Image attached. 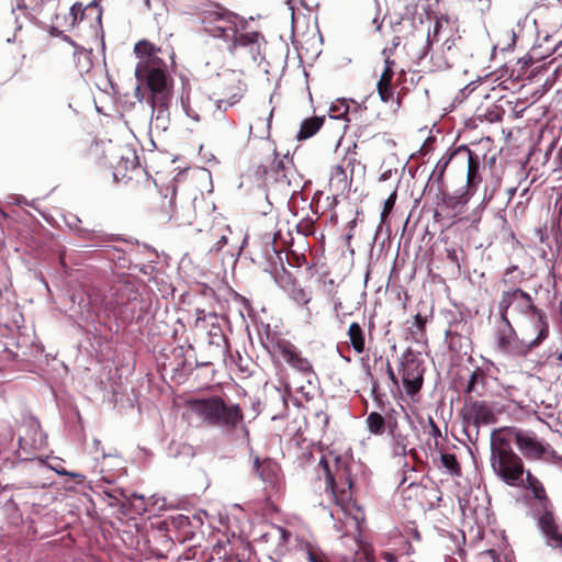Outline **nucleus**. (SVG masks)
I'll return each mask as SVG.
<instances>
[{"label":"nucleus","mask_w":562,"mask_h":562,"mask_svg":"<svg viewBox=\"0 0 562 562\" xmlns=\"http://www.w3.org/2000/svg\"><path fill=\"white\" fill-rule=\"evenodd\" d=\"M528 461L549 460L555 451L531 430L517 427L494 429L490 436V464L494 474L509 486H517L525 473L524 461L514 449Z\"/></svg>","instance_id":"nucleus-1"},{"label":"nucleus","mask_w":562,"mask_h":562,"mask_svg":"<svg viewBox=\"0 0 562 562\" xmlns=\"http://www.w3.org/2000/svg\"><path fill=\"white\" fill-rule=\"evenodd\" d=\"M138 57L135 77L139 85L147 88L150 95L148 103L151 108L150 126L157 131H167L170 123V104L172 100L173 79L168 65L160 56L161 48H157L148 41H139L134 46Z\"/></svg>","instance_id":"nucleus-2"},{"label":"nucleus","mask_w":562,"mask_h":562,"mask_svg":"<svg viewBox=\"0 0 562 562\" xmlns=\"http://www.w3.org/2000/svg\"><path fill=\"white\" fill-rule=\"evenodd\" d=\"M203 30L210 36L222 38L233 54L238 47H249L254 54L260 34L258 32L239 33L245 20L220 4H213L201 16Z\"/></svg>","instance_id":"nucleus-3"},{"label":"nucleus","mask_w":562,"mask_h":562,"mask_svg":"<svg viewBox=\"0 0 562 562\" xmlns=\"http://www.w3.org/2000/svg\"><path fill=\"white\" fill-rule=\"evenodd\" d=\"M190 411L207 426L233 430L243 420L244 415L238 404L225 403L218 396L199 398L189 402Z\"/></svg>","instance_id":"nucleus-4"},{"label":"nucleus","mask_w":562,"mask_h":562,"mask_svg":"<svg viewBox=\"0 0 562 562\" xmlns=\"http://www.w3.org/2000/svg\"><path fill=\"white\" fill-rule=\"evenodd\" d=\"M318 467L325 476V490L335 499L337 507L336 510L329 512L330 517L335 519L336 515H338L339 512H342L347 520L351 521L357 528H359L360 522L364 520V515L359 507L351 503L350 492L346 491L344 487L341 491H338L336 474L333 472L329 462L325 457L319 460Z\"/></svg>","instance_id":"nucleus-5"},{"label":"nucleus","mask_w":562,"mask_h":562,"mask_svg":"<svg viewBox=\"0 0 562 562\" xmlns=\"http://www.w3.org/2000/svg\"><path fill=\"white\" fill-rule=\"evenodd\" d=\"M538 306L535 305L529 293L521 289H510L502 293L498 302L501 319L514 321L517 324L528 317Z\"/></svg>","instance_id":"nucleus-6"},{"label":"nucleus","mask_w":562,"mask_h":562,"mask_svg":"<svg viewBox=\"0 0 562 562\" xmlns=\"http://www.w3.org/2000/svg\"><path fill=\"white\" fill-rule=\"evenodd\" d=\"M495 349L507 357H525L530 353L526 339L518 336L512 321L504 317L495 331Z\"/></svg>","instance_id":"nucleus-7"},{"label":"nucleus","mask_w":562,"mask_h":562,"mask_svg":"<svg viewBox=\"0 0 562 562\" xmlns=\"http://www.w3.org/2000/svg\"><path fill=\"white\" fill-rule=\"evenodd\" d=\"M517 326L530 351L540 347L550 334L548 315L539 307L521 319Z\"/></svg>","instance_id":"nucleus-8"},{"label":"nucleus","mask_w":562,"mask_h":562,"mask_svg":"<svg viewBox=\"0 0 562 562\" xmlns=\"http://www.w3.org/2000/svg\"><path fill=\"white\" fill-rule=\"evenodd\" d=\"M462 413L464 426H473L475 428V436L479 435V428L481 425H491L496 422L494 406L492 403L486 401L469 397L465 400Z\"/></svg>","instance_id":"nucleus-9"},{"label":"nucleus","mask_w":562,"mask_h":562,"mask_svg":"<svg viewBox=\"0 0 562 562\" xmlns=\"http://www.w3.org/2000/svg\"><path fill=\"white\" fill-rule=\"evenodd\" d=\"M130 290L128 284L117 282L106 291H93L89 296L90 303L94 306L99 305L103 307L106 312H112L117 306L125 304L128 300L127 292H130Z\"/></svg>","instance_id":"nucleus-10"},{"label":"nucleus","mask_w":562,"mask_h":562,"mask_svg":"<svg viewBox=\"0 0 562 562\" xmlns=\"http://www.w3.org/2000/svg\"><path fill=\"white\" fill-rule=\"evenodd\" d=\"M538 528L547 546L562 550V528L557 524L555 517L547 504L538 512Z\"/></svg>","instance_id":"nucleus-11"},{"label":"nucleus","mask_w":562,"mask_h":562,"mask_svg":"<svg viewBox=\"0 0 562 562\" xmlns=\"http://www.w3.org/2000/svg\"><path fill=\"white\" fill-rule=\"evenodd\" d=\"M19 448L30 456L33 451L46 446V437L41 430L40 423L34 418H29L20 428Z\"/></svg>","instance_id":"nucleus-12"},{"label":"nucleus","mask_w":562,"mask_h":562,"mask_svg":"<svg viewBox=\"0 0 562 562\" xmlns=\"http://www.w3.org/2000/svg\"><path fill=\"white\" fill-rule=\"evenodd\" d=\"M402 382L407 395H416L424 383V367L415 357L406 358L402 362Z\"/></svg>","instance_id":"nucleus-13"},{"label":"nucleus","mask_w":562,"mask_h":562,"mask_svg":"<svg viewBox=\"0 0 562 562\" xmlns=\"http://www.w3.org/2000/svg\"><path fill=\"white\" fill-rule=\"evenodd\" d=\"M283 360L293 369L302 372L306 380L311 383V378L314 376L311 362L303 358L301 352L293 346H284L281 349Z\"/></svg>","instance_id":"nucleus-14"},{"label":"nucleus","mask_w":562,"mask_h":562,"mask_svg":"<svg viewBox=\"0 0 562 562\" xmlns=\"http://www.w3.org/2000/svg\"><path fill=\"white\" fill-rule=\"evenodd\" d=\"M252 472L265 483H272L277 475V465L270 459L254 458Z\"/></svg>","instance_id":"nucleus-15"},{"label":"nucleus","mask_w":562,"mask_h":562,"mask_svg":"<svg viewBox=\"0 0 562 562\" xmlns=\"http://www.w3.org/2000/svg\"><path fill=\"white\" fill-rule=\"evenodd\" d=\"M351 180L347 176L346 170L337 165L333 167L329 178V188L334 192V194H344L349 190Z\"/></svg>","instance_id":"nucleus-16"},{"label":"nucleus","mask_w":562,"mask_h":562,"mask_svg":"<svg viewBox=\"0 0 562 562\" xmlns=\"http://www.w3.org/2000/svg\"><path fill=\"white\" fill-rule=\"evenodd\" d=\"M486 373L482 368H475L465 385L464 392L467 395L476 394L482 396L486 389Z\"/></svg>","instance_id":"nucleus-17"},{"label":"nucleus","mask_w":562,"mask_h":562,"mask_svg":"<svg viewBox=\"0 0 562 562\" xmlns=\"http://www.w3.org/2000/svg\"><path fill=\"white\" fill-rule=\"evenodd\" d=\"M391 445L395 456H406L408 437L402 434L396 426L390 428Z\"/></svg>","instance_id":"nucleus-18"},{"label":"nucleus","mask_w":562,"mask_h":562,"mask_svg":"<svg viewBox=\"0 0 562 562\" xmlns=\"http://www.w3.org/2000/svg\"><path fill=\"white\" fill-rule=\"evenodd\" d=\"M324 117L313 116L304 120L297 133V139L303 140L312 137L322 127Z\"/></svg>","instance_id":"nucleus-19"},{"label":"nucleus","mask_w":562,"mask_h":562,"mask_svg":"<svg viewBox=\"0 0 562 562\" xmlns=\"http://www.w3.org/2000/svg\"><path fill=\"white\" fill-rule=\"evenodd\" d=\"M348 336L352 346V349L357 353H362L366 349V339L362 327L358 323H351L348 329Z\"/></svg>","instance_id":"nucleus-20"},{"label":"nucleus","mask_w":562,"mask_h":562,"mask_svg":"<svg viewBox=\"0 0 562 562\" xmlns=\"http://www.w3.org/2000/svg\"><path fill=\"white\" fill-rule=\"evenodd\" d=\"M101 459H102V462L100 464V472L102 473L101 479L105 483L112 484L114 482V477L111 475H108L106 472L111 468L122 465V460H121V458H119L115 454L104 453L103 451L101 452Z\"/></svg>","instance_id":"nucleus-21"},{"label":"nucleus","mask_w":562,"mask_h":562,"mask_svg":"<svg viewBox=\"0 0 562 562\" xmlns=\"http://www.w3.org/2000/svg\"><path fill=\"white\" fill-rule=\"evenodd\" d=\"M468 153V172H467V182L469 187L474 186L479 177V159L473 155V153L469 149H467Z\"/></svg>","instance_id":"nucleus-22"},{"label":"nucleus","mask_w":562,"mask_h":562,"mask_svg":"<svg viewBox=\"0 0 562 562\" xmlns=\"http://www.w3.org/2000/svg\"><path fill=\"white\" fill-rule=\"evenodd\" d=\"M367 426L371 434L373 435H382L385 428V419L384 417L376 413L371 412L367 417Z\"/></svg>","instance_id":"nucleus-23"},{"label":"nucleus","mask_w":562,"mask_h":562,"mask_svg":"<svg viewBox=\"0 0 562 562\" xmlns=\"http://www.w3.org/2000/svg\"><path fill=\"white\" fill-rule=\"evenodd\" d=\"M425 324L426 318L423 317L420 314H416L414 316V322L411 327V334L416 342H422L425 339Z\"/></svg>","instance_id":"nucleus-24"},{"label":"nucleus","mask_w":562,"mask_h":562,"mask_svg":"<svg viewBox=\"0 0 562 562\" xmlns=\"http://www.w3.org/2000/svg\"><path fill=\"white\" fill-rule=\"evenodd\" d=\"M440 461L442 467L451 475L459 476L461 474L460 465L453 453H442L440 457Z\"/></svg>","instance_id":"nucleus-25"},{"label":"nucleus","mask_w":562,"mask_h":562,"mask_svg":"<svg viewBox=\"0 0 562 562\" xmlns=\"http://www.w3.org/2000/svg\"><path fill=\"white\" fill-rule=\"evenodd\" d=\"M527 486L533 493L535 497L543 501L546 499V491L541 482L533 476L529 471L526 474Z\"/></svg>","instance_id":"nucleus-26"},{"label":"nucleus","mask_w":562,"mask_h":562,"mask_svg":"<svg viewBox=\"0 0 562 562\" xmlns=\"http://www.w3.org/2000/svg\"><path fill=\"white\" fill-rule=\"evenodd\" d=\"M454 154V151L447 153L438 160L431 173V177H434L436 181H440L442 179L445 171Z\"/></svg>","instance_id":"nucleus-27"},{"label":"nucleus","mask_w":562,"mask_h":562,"mask_svg":"<svg viewBox=\"0 0 562 562\" xmlns=\"http://www.w3.org/2000/svg\"><path fill=\"white\" fill-rule=\"evenodd\" d=\"M290 297L301 305H306L312 300L311 292L301 286H293L290 291Z\"/></svg>","instance_id":"nucleus-28"},{"label":"nucleus","mask_w":562,"mask_h":562,"mask_svg":"<svg viewBox=\"0 0 562 562\" xmlns=\"http://www.w3.org/2000/svg\"><path fill=\"white\" fill-rule=\"evenodd\" d=\"M396 190H394L390 195L389 198L384 201V204H383V210L381 212V223H383L386 217L389 216V214L391 213V211L393 210L394 207V204L396 202Z\"/></svg>","instance_id":"nucleus-29"},{"label":"nucleus","mask_w":562,"mask_h":562,"mask_svg":"<svg viewBox=\"0 0 562 562\" xmlns=\"http://www.w3.org/2000/svg\"><path fill=\"white\" fill-rule=\"evenodd\" d=\"M467 202H468V198H465V195L463 193L459 194V195H445L443 196V203L453 209H457L458 206H463Z\"/></svg>","instance_id":"nucleus-30"},{"label":"nucleus","mask_w":562,"mask_h":562,"mask_svg":"<svg viewBox=\"0 0 562 562\" xmlns=\"http://www.w3.org/2000/svg\"><path fill=\"white\" fill-rule=\"evenodd\" d=\"M378 93L383 102H387L393 97V91L391 89V83L379 81L376 85Z\"/></svg>","instance_id":"nucleus-31"},{"label":"nucleus","mask_w":562,"mask_h":562,"mask_svg":"<svg viewBox=\"0 0 562 562\" xmlns=\"http://www.w3.org/2000/svg\"><path fill=\"white\" fill-rule=\"evenodd\" d=\"M329 112L330 119H345L348 113V105L345 100H341L340 108H338L337 105H333Z\"/></svg>","instance_id":"nucleus-32"},{"label":"nucleus","mask_w":562,"mask_h":562,"mask_svg":"<svg viewBox=\"0 0 562 562\" xmlns=\"http://www.w3.org/2000/svg\"><path fill=\"white\" fill-rule=\"evenodd\" d=\"M90 8V5L83 8L80 2H75L70 8V15L72 16V21L82 20L85 11Z\"/></svg>","instance_id":"nucleus-33"},{"label":"nucleus","mask_w":562,"mask_h":562,"mask_svg":"<svg viewBox=\"0 0 562 562\" xmlns=\"http://www.w3.org/2000/svg\"><path fill=\"white\" fill-rule=\"evenodd\" d=\"M181 106L188 117H191L195 122L200 121V115L193 109H191L189 104V98H181Z\"/></svg>","instance_id":"nucleus-34"},{"label":"nucleus","mask_w":562,"mask_h":562,"mask_svg":"<svg viewBox=\"0 0 562 562\" xmlns=\"http://www.w3.org/2000/svg\"><path fill=\"white\" fill-rule=\"evenodd\" d=\"M210 335L213 337L212 344H215L217 347L225 346V338L220 327H213Z\"/></svg>","instance_id":"nucleus-35"},{"label":"nucleus","mask_w":562,"mask_h":562,"mask_svg":"<svg viewBox=\"0 0 562 562\" xmlns=\"http://www.w3.org/2000/svg\"><path fill=\"white\" fill-rule=\"evenodd\" d=\"M427 423H428V427H429L428 435L436 440V445H437L438 443L437 439L439 437H441V431H440L439 427L437 426V424L435 423V420L432 419V417L429 416Z\"/></svg>","instance_id":"nucleus-36"},{"label":"nucleus","mask_w":562,"mask_h":562,"mask_svg":"<svg viewBox=\"0 0 562 562\" xmlns=\"http://www.w3.org/2000/svg\"><path fill=\"white\" fill-rule=\"evenodd\" d=\"M228 243V237L225 233H223L217 241L210 248V252H218L222 250V248L227 245Z\"/></svg>","instance_id":"nucleus-37"},{"label":"nucleus","mask_w":562,"mask_h":562,"mask_svg":"<svg viewBox=\"0 0 562 562\" xmlns=\"http://www.w3.org/2000/svg\"><path fill=\"white\" fill-rule=\"evenodd\" d=\"M172 522L178 528H184V527L189 526L190 519L188 516L179 514L176 517H172Z\"/></svg>","instance_id":"nucleus-38"},{"label":"nucleus","mask_w":562,"mask_h":562,"mask_svg":"<svg viewBox=\"0 0 562 562\" xmlns=\"http://www.w3.org/2000/svg\"><path fill=\"white\" fill-rule=\"evenodd\" d=\"M240 99H241L240 92H235L228 99H225L226 105L224 108V111H226L228 108L238 103L240 101Z\"/></svg>","instance_id":"nucleus-39"},{"label":"nucleus","mask_w":562,"mask_h":562,"mask_svg":"<svg viewBox=\"0 0 562 562\" xmlns=\"http://www.w3.org/2000/svg\"><path fill=\"white\" fill-rule=\"evenodd\" d=\"M392 79H393V70H392V68L391 67H384V70H383L379 81L391 83Z\"/></svg>","instance_id":"nucleus-40"},{"label":"nucleus","mask_w":562,"mask_h":562,"mask_svg":"<svg viewBox=\"0 0 562 562\" xmlns=\"http://www.w3.org/2000/svg\"><path fill=\"white\" fill-rule=\"evenodd\" d=\"M273 164L276 166L277 178L278 179L285 178L284 173L281 175V171L283 170V161L282 160H278V161H274Z\"/></svg>","instance_id":"nucleus-41"},{"label":"nucleus","mask_w":562,"mask_h":562,"mask_svg":"<svg viewBox=\"0 0 562 562\" xmlns=\"http://www.w3.org/2000/svg\"><path fill=\"white\" fill-rule=\"evenodd\" d=\"M104 493H105V495H106L108 497H110V498H116V493H119L121 496H123V497L127 498V496L124 494V491H123V490H119V491H116V490H114V491H105Z\"/></svg>","instance_id":"nucleus-42"},{"label":"nucleus","mask_w":562,"mask_h":562,"mask_svg":"<svg viewBox=\"0 0 562 562\" xmlns=\"http://www.w3.org/2000/svg\"><path fill=\"white\" fill-rule=\"evenodd\" d=\"M557 169H562V146L559 148L555 156Z\"/></svg>","instance_id":"nucleus-43"},{"label":"nucleus","mask_w":562,"mask_h":562,"mask_svg":"<svg viewBox=\"0 0 562 562\" xmlns=\"http://www.w3.org/2000/svg\"><path fill=\"white\" fill-rule=\"evenodd\" d=\"M382 54L385 56L384 67H391L392 68V65L394 64V61L391 60L390 56L386 54V49H383Z\"/></svg>","instance_id":"nucleus-44"},{"label":"nucleus","mask_w":562,"mask_h":562,"mask_svg":"<svg viewBox=\"0 0 562 562\" xmlns=\"http://www.w3.org/2000/svg\"><path fill=\"white\" fill-rule=\"evenodd\" d=\"M430 45H431L430 31H428L427 38H426V48L422 55V58L427 55V49L430 47Z\"/></svg>","instance_id":"nucleus-45"},{"label":"nucleus","mask_w":562,"mask_h":562,"mask_svg":"<svg viewBox=\"0 0 562 562\" xmlns=\"http://www.w3.org/2000/svg\"><path fill=\"white\" fill-rule=\"evenodd\" d=\"M383 557L386 562H396V558L390 552H384Z\"/></svg>","instance_id":"nucleus-46"},{"label":"nucleus","mask_w":562,"mask_h":562,"mask_svg":"<svg viewBox=\"0 0 562 562\" xmlns=\"http://www.w3.org/2000/svg\"><path fill=\"white\" fill-rule=\"evenodd\" d=\"M387 373H389V376L391 379V381L394 383V384H397V379L392 370V368L389 366L387 367Z\"/></svg>","instance_id":"nucleus-47"},{"label":"nucleus","mask_w":562,"mask_h":562,"mask_svg":"<svg viewBox=\"0 0 562 562\" xmlns=\"http://www.w3.org/2000/svg\"><path fill=\"white\" fill-rule=\"evenodd\" d=\"M15 204H18V205H22V204L29 205V202L26 201V199L24 196L19 195L15 199Z\"/></svg>","instance_id":"nucleus-48"},{"label":"nucleus","mask_w":562,"mask_h":562,"mask_svg":"<svg viewBox=\"0 0 562 562\" xmlns=\"http://www.w3.org/2000/svg\"><path fill=\"white\" fill-rule=\"evenodd\" d=\"M225 105H226L225 99L217 100V110L220 112H224Z\"/></svg>","instance_id":"nucleus-49"},{"label":"nucleus","mask_w":562,"mask_h":562,"mask_svg":"<svg viewBox=\"0 0 562 562\" xmlns=\"http://www.w3.org/2000/svg\"><path fill=\"white\" fill-rule=\"evenodd\" d=\"M101 441L99 439H93L92 441V448L94 449V452H98L100 450Z\"/></svg>","instance_id":"nucleus-50"},{"label":"nucleus","mask_w":562,"mask_h":562,"mask_svg":"<svg viewBox=\"0 0 562 562\" xmlns=\"http://www.w3.org/2000/svg\"><path fill=\"white\" fill-rule=\"evenodd\" d=\"M509 35H510V40H512V42H510L509 46H514V45H515V43H516V33H515V31H514V30H510V31H509Z\"/></svg>","instance_id":"nucleus-51"},{"label":"nucleus","mask_w":562,"mask_h":562,"mask_svg":"<svg viewBox=\"0 0 562 562\" xmlns=\"http://www.w3.org/2000/svg\"><path fill=\"white\" fill-rule=\"evenodd\" d=\"M372 22L373 24L376 25V30L380 31L382 27V23L379 22L378 16H375Z\"/></svg>","instance_id":"nucleus-52"},{"label":"nucleus","mask_w":562,"mask_h":562,"mask_svg":"<svg viewBox=\"0 0 562 562\" xmlns=\"http://www.w3.org/2000/svg\"><path fill=\"white\" fill-rule=\"evenodd\" d=\"M273 110L270 111L269 116L267 117V127L270 128L271 119H272Z\"/></svg>","instance_id":"nucleus-53"},{"label":"nucleus","mask_w":562,"mask_h":562,"mask_svg":"<svg viewBox=\"0 0 562 562\" xmlns=\"http://www.w3.org/2000/svg\"><path fill=\"white\" fill-rule=\"evenodd\" d=\"M440 23L439 21H436L434 24V34L436 35L439 32Z\"/></svg>","instance_id":"nucleus-54"},{"label":"nucleus","mask_w":562,"mask_h":562,"mask_svg":"<svg viewBox=\"0 0 562 562\" xmlns=\"http://www.w3.org/2000/svg\"><path fill=\"white\" fill-rule=\"evenodd\" d=\"M246 243H247V237H245V238L243 239L241 245L238 247L237 256H239V254H240V251H241V249L244 248V246H245V244H246Z\"/></svg>","instance_id":"nucleus-55"},{"label":"nucleus","mask_w":562,"mask_h":562,"mask_svg":"<svg viewBox=\"0 0 562 562\" xmlns=\"http://www.w3.org/2000/svg\"><path fill=\"white\" fill-rule=\"evenodd\" d=\"M345 481H346L345 483L348 485V488H350V487H351V485H352V482H351L350 477H349V476H346V477H345Z\"/></svg>","instance_id":"nucleus-56"},{"label":"nucleus","mask_w":562,"mask_h":562,"mask_svg":"<svg viewBox=\"0 0 562 562\" xmlns=\"http://www.w3.org/2000/svg\"><path fill=\"white\" fill-rule=\"evenodd\" d=\"M226 126H227L228 128L233 130V128L235 127V124H234V122L227 121V122H226Z\"/></svg>","instance_id":"nucleus-57"},{"label":"nucleus","mask_w":562,"mask_h":562,"mask_svg":"<svg viewBox=\"0 0 562 562\" xmlns=\"http://www.w3.org/2000/svg\"><path fill=\"white\" fill-rule=\"evenodd\" d=\"M175 196H176V188L172 187V194H171V198H170V204L173 202Z\"/></svg>","instance_id":"nucleus-58"},{"label":"nucleus","mask_w":562,"mask_h":562,"mask_svg":"<svg viewBox=\"0 0 562 562\" xmlns=\"http://www.w3.org/2000/svg\"><path fill=\"white\" fill-rule=\"evenodd\" d=\"M515 193H516V188H512L508 190V194L510 198L514 196Z\"/></svg>","instance_id":"nucleus-59"},{"label":"nucleus","mask_w":562,"mask_h":562,"mask_svg":"<svg viewBox=\"0 0 562 562\" xmlns=\"http://www.w3.org/2000/svg\"><path fill=\"white\" fill-rule=\"evenodd\" d=\"M278 396L285 404L284 395L278 392Z\"/></svg>","instance_id":"nucleus-60"},{"label":"nucleus","mask_w":562,"mask_h":562,"mask_svg":"<svg viewBox=\"0 0 562 562\" xmlns=\"http://www.w3.org/2000/svg\"><path fill=\"white\" fill-rule=\"evenodd\" d=\"M169 59L171 60V64H173V54H169Z\"/></svg>","instance_id":"nucleus-61"},{"label":"nucleus","mask_w":562,"mask_h":562,"mask_svg":"<svg viewBox=\"0 0 562 562\" xmlns=\"http://www.w3.org/2000/svg\"><path fill=\"white\" fill-rule=\"evenodd\" d=\"M70 475L74 476V477H79L80 476V474H77V473H72Z\"/></svg>","instance_id":"nucleus-62"},{"label":"nucleus","mask_w":562,"mask_h":562,"mask_svg":"<svg viewBox=\"0 0 562 562\" xmlns=\"http://www.w3.org/2000/svg\"><path fill=\"white\" fill-rule=\"evenodd\" d=\"M446 44H448L447 48L450 49L451 48V44H449V41H446Z\"/></svg>","instance_id":"nucleus-63"},{"label":"nucleus","mask_w":562,"mask_h":562,"mask_svg":"<svg viewBox=\"0 0 562 562\" xmlns=\"http://www.w3.org/2000/svg\"><path fill=\"white\" fill-rule=\"evenodd\" d=\"M446 44H448L447 48L450 49L451 48V44H449V41H446Z\"/></svg>","instance_id":"nucleus-64"}]
</instances>
